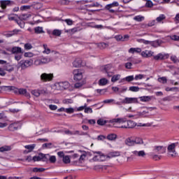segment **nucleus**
I'll return each mask as SVG.
<instances>
[{
    "mask_svg": "<svg viewBox=\"0 0 179 179\" xmlns=\"http://www.w3.org/2000/svg\"><path fill=\"white\" fill-rule=\"evenodd\" d=\"M110 122L113 124V125H117V124H118V126H115V127L123 129H131L136 127V122L133 120H127L125 117L113 118L110 120Z\"/></svg>",
    "mask_w": 179,
    "mask_h": 179,
    "instance_id": "f257e3e1",
    "label": "nucleus"
},
{
    "mask_svg": "<svg viewBox=\"0 0 179 179\" xmlns=\"http://www.w3.org/2000/svg\"><path fill=\"white\" fill-rule=\"evenodd\" d=\"M64 134L66 135H70L71 136H86L89 135V134L87 132H85V131H79V130H75V131L66 130V131H64Z\"/></svg>",
    "mask_w": 179,
    "mask_h": 179,
    "instance_id": "f03ea898",
    "label": "nucleus"
},
{
    "mask_svg": "<svg viewBox=\"0 0 179 179\" xmlns=\"http://www.w3.org/2000/svg\"><path fill=\"white\" fill-rule=\"evenodd\" d=\"M120 101H125L123 103V105L125 104H138L139 101H138V98L135 97H125L124 99L120 98L119 99Z\"/></svg>",
    "mask_w": 179,
    "mask_h": 179,
    "instance_id": "7ed1b4c3",
    "label": "nucleus"
},
{
    "mask_svg": "<svg viewBox=\"0 0 179 179\" xmlns=\"http://www.w3.org/2000/svg\"><path fill=\"white\" fill-rule=\"evenodd\" d=\"M73 79L76 82H79V80H82L83 78V73L82 70L78 69L73 71Z\"/></svg>",
    "mask_w": 179,
    "mask_h": 179,
    "instance_id": "20e7f679",
    "label": "nucleus"
},
{
    "mask_svg": "<svg viewBox=\"0 0 179 179\" xmlns=\"http://www.w3.org/2000/svg\"><path fill=\"white\" fill-rule=\"evenodd\" d=\"M167 148L166 146L163 145H156L154 146L153 152L154 153H157V155H164V153H166Z\"/></svg>",
    "mask_w": 179,
    "mask_h": 179,
    "instance_id": "39448f33",
    "label": "nucleus"
},
{
    "mask_svg": "<svg viewBox=\"0 0 179 179\" xmlns=\"http://www.w3.org/2000/svg\"><path fill=\"white\" fill-rule=\"evenodd\" d=\"M34 64L36 66H38L40 65H44V64H48V59L44 57H41L36 59Z\"/></svg>",
    "mask_w": 179,
    "mask_h": 179,
    "instance_id": "423d86ee",
    "label": "nucleus"
},
{
    "mask_svg": "<svg viewBox=\"0 0 179 179\" xmlns=\"http://www.w3.org/2000/svg\"><path fill=\"white\" fill-rule=\"evenodd\" d=\"M52 78H54L52 73H43L41 75V80L42 82H50L52 80Z\"/></svg>",
    "mask_w": 179,
    "mask_h": 179,
    "instance_id": "0eeeda50",
    "label": "nucleus"
},
{
    "mask_svg": "<svg viewBox=\"0 0 179 179\" xmlns=\"http://www.w3.org/2000/svg\"><path fill=\"white\" fill-rule=\"evenodd\" d=\"M21 128L22 122H20L12 123L8 126V129L11 131H17V129H20Z\"/></svg>",
    "mask_w": 179,
    "mask_h": 179,
    "instance_id": "6e6552de",
    "label": "nucleus"
},
{
    "mask_svg": "<svg viewBox=\"0 0 179 179\" xmlns=\"http://www.w3.org/2000/svg\"><path fill=\"white\" fill-rule=\"evenodd\" d=\"M138 43H141V44H145V45H152V47H155L157 42L156 41H150L145 39L139 38L137 39Z\"/></svg>",
    "mask_w": 179,
    "mask_h": 179,
    "instance_id": "1a4fd4ad",
    "label": "nucleus"
},
{
    "mask_svg": "<svg viewBox=\"0 0 179 179\" xmlns=\"http://www.w3.org/2000/svg\"><path fill=\"white\" fill-rule=\"evenodd\" d=\"M25 149L27 150H24V153H30V152H33L34 150V148H36V144H29L24 146Z\"/></svg>",
    "mask_w": 179,
    "mask_h": 179,
    "instance_id": "9d476101",
    "label": "nucleus"
},
{
    "mask_svg": "<svg viewBox=\"0 0 179 179\" xmlns=\"http://www.w3.org/2000/svg\"><path fill=\"white\" fill-rule=\"evenodd\" d=\"M45 93V90H34L31 91V94L33 96H35V97L40 96L41 94H44Z\"/></svg>",
    "mask_w": 179,
    "mask_h": 179,
    "instance_id": "9b49d317",
    "label": "nucleus"
},
{
    "mask_svg": "<svg viewBox=\"0 0 179 179\" xmlns=\"http://www.w3.org/2000/svg\"><path fill=\"white\" fill-rule=\"evenodd\" d=\"M140 99V101H142L143 103H148V101H150L152 99H153V96H143L138 97Z\"/></svg>",
    "mask_w": 179,
    "mask_h": 179,
    "instance_id": "f8f14e48",
    "label": "nucleus"
},
{
    "mask_svg": "<svg viewBox=\"0 0 179 179\" xmlns=\"http://www.w3.org/2000/svg\"><path fill=\"white\" fill-rule=\"evenodd\" d=\"M73 66H74V68H79V67L82 66V59H76L73 62Z\"/></svg>",
    "mask_w": 179,
    "mask_h": 179,
    "instance_id": "ddd939ff",
    "label": "nucleus"
},
{
    "mask_svg": "<svg viewBox=\"0 0 179 179\" xmlns=\"http://www.w3.org/2000/svg\"><path fill=\"white\" fill-rule=\"evenodd\" d=\"M0 3H1V8H2L3 9H6V7L8 6V5H10V1L1 0L0 1Z\"/></svg>",
    "mask_w": 179,
    "mask_h": 179,
    "instance_id": "4468645a",
    "label": "nucleus"
},
{
    "mask_svg": "<svg viewBox=\"0 0 179 179\" xmlns=\"http://www.w3.org/2000/svg\"><path fill=\"white\" fill-rule=\"evenodd\" d=\"M129 52L130 54H135V52H137V54H139L142 52V49L141 48H131L129 50Z\"/></svg>",
    "mask_w": 179,
    "mask_h": 179,
    "instance_id": "2eb2a0df",
    "label": "nucleus"
},
{
    "mask_svg": "<svg viewBox=\"0 0 179 179\" xmlns=\"http://www.w3.org/2000/svg\"><path fill=\"white\" fill-rule=\"evenodd\" d=\"M12 54H15V55H17V54H21L22 52V48L20 47H13L11 49Z\"/></svg>",
    "mask_w": 179,
    "mask_h": 179,
    "instance_id": "dca6fc26",
    "label": "nucleus"
},
{
    "mask_svg": "<svg viewBox=\"0 0 179 179\" xmlns=\"http://www.w3.org/2000/svg\"><path fill=\"white\" fill-rule=\"evenodd\" d=\"M33 65V59H28V60H24L23 62V66L24 68H29V66H31Z\"/></svg>",
    "mask_w": 179,
    "mask_h": 179,
    "instance_id": "f3484780",
    "label": "nucleus"
},
{
    "mask_svg": "<svg viewBox=\"0 0 179 179\" xmlns=\"http://www.w3.org/2000/svg\"><path fill=\"white\" fill-rule=\"evenodd\" d=\"M59 85L60 86V87H62V89L66 90L69 87L70 84L69 82L68 81H64V82H60L59 83Z\"/></svg>",
    "mask_w": 179,
    "mask_h": 179,
    "instance_id": "a211bd4d",
    "label": "nucleus"
},
{
    "mask_svg": "<svg viewBox=\"0 0 179 179\" xmlns=\"http://www.w3.org/2000/svg\"><path fill=\"white\" fill-rule=\"evenodd\" d=\"M167 149L169 153H176V150H174L176 149V143H173L171 145H169Z\"/></svg>",
    "mask_w": 179,
    "mask_h": 179,
    "instance_id": "6ab92c4d",
    "label": "nucleus"
},
{
    "mask_svg": "<svg viewBox=\"0 0 179 179\" xmlns=\"http://www.w3.org/2000/svg\"><path fill=\"white\" fill-rule=\"evenodd\" d=\"M125 143L127 146H134L135 145V141L131 138H128L125 140Z\"/></svg>",
    "mask_w": 179,
    "mask_h": 179,
    "instance_id": "aec40b11",
    "label": "nucleus"
},
{
    "mask_svg": "<svg viewBox=\"0 0 179 179\" xmlns=\"http://www.w3.org/2000/svg\"><path fill=\"white\" fill-rule=\"evenodd\" d=\"M34 31L36 34H42L43 33H45L43 29V27H36L34 28Z\"/></svg>",
    "mask_w": 179,
    "mask_h": 179,
    "instance_id": "412c9836",
    "label": "nucleus"
},
{
    "mask_svg": "<svg viewBox=\"0 0 179 179\" xmlns=\"http://www.w3.org/2000/svg\"><path fill=\"white\" fill-rule=\"evenodd\" d=\"M9 150H12V147L10 145H4L0 148V152H9Z\"/></svg>",
    "mask_w": 179,
    "mask_h": 179,
    "instance_id": "4be33fe9",
    "label": "nucleus"
},
{
    "mask_svg": "<svg viewBox=\"0 0 179 179\" xmlns=\"http://www.w3.org/2000/svg\"><path fill=\"white\" fill-rule=\"evenodd\" d=\"M96 45L98 48H99V50H104V48H107V46L108 45V44L104 42H101V43H96Z\"/></svg>",
    "mask_w": 179,
    "mask_h": 179,
    "instance_id": "5701e85b",
    "label": "nucleus"
},
{
    "mask_svg": "<svg viewBox=\"0 0 179 179\" xmlns=\"http://www.w3.org/2000/svg\"><path fill=\"white\" fill-rule=\"evenodd\" d=\"M107 83H108V80H107V78H101L99 80L98 85L99 86H106Z\"/></svg>",
    "mask_w": 179,
    "mask_h": 179,
    "instance_id": "b1692460",
    "label": "nucleus"
},
{
    "mask_svg": "<svg viewBox=\"0 0 179 179\" xmlns=\"http://www.w3.org/2000/svg\"><path fill=\"white\" fill-rule=\"evenodd\" d=\"M164 19H166V15L164 14H160L159 17L156 18L155 21L157 23H162Z\"/></svg>",
    "mask_w": 179,
    "mask_h": 179,
    "instance_id": "393cba45",
    "label": "nucleus"
},
{
    "mask_svg": "<svg viewBox=\"0 0 179 179\" xmlns=\"http://www.w3.org/2000/svg\"><path fill=\"white\" fill-rule=\"evenodd\" d=\"M164 58V55L162 53H159L158 55L153 56V59L155 61H160V60L163 59Z\"/></svg>",
    "mask_w": 179,
    "mask_h": 179,
    "instance_id": "a878e982",
    "label": "nucleus"
},
{
    "mask_svg": "<svg viewBox=\"0 0 179 179\" xmlns=\"http://www.w3.org/2000/svg\"><path fill=\"white\" fill-rule=\"evenodd\" d=\"M119 79H121V76L120 74L114 75L111 78V82L112 83H115Z\"/></svg>",
    "mask_w": 179,
    "mask_h": 179,
    "instance_id": "bb28decb",
    "label": "nucleus"
},
{
    "mask_svg": "<svg viewBox=\"0 0 179 179\" xmlns=\"http://www.w3.org/2000/svg\"><path fill=\"white\" fill-rule=\"evenodd\" d=\"M108 157H117L120 156V152L118 151H113L110 152L108 154Z\"/></svg>",
    "mask_w": 179,
    "mask_h": 179,
    "instance_id": "cd10ccee",
    "label": "nucleus"
},
{
    "mask_svg": "<svg viewBox=\"0 0 179 179\" xmlns=\"http://www.w3.org/2000/svg\"><path fill=\"white\" fill-rule=\"evenodd\" d=\"M106 139H108V141H115L117 136L115 134H110L107 136Z\"/></svg>",
    "mask_w": 179,
    "mask_h": 179,
    "instance_id": "c85d7f7f",
    "label": "nucleus"
},
{
    "mask_svg": "<svg viewBox=\"0 0 179 179\" xmlns=\"http://www.w3.org/2000/svg\"><path fill=\"white\" fill-rule=\"evenodd\" d=\"M13 92L15 94H23V89H18L15 87H14Z\"/></svg>",
    "mask_w": 179,
    "mask_h": 179,
    "instance_id": "c756f323",
    "label": "nucleus"
},
{
    "mask_svg": "<svg viewBox=\"0 0 179 179\" xmlns=\"http://www.w3.org/2000/svg\"><path fill=\"white\" fill-rule=\"evenodd\" d=\"M62 160L64 164H69V163H71V158L69 157V155H64Z\"/></svg>",
    "mask_w": 179,
    "mask_h": 179,
    "instance_id": "7c9ffc66",
    "label": "nucleus"
},
{
    "mask_svg": "<svg viewBox=\"0 0 179 179\" xmlns=\"http://www.w3.org/2000/svg\"><path fill=\"white\" fill-rule=\"evenodd\" d=\"M43 54H50L51 53V50L50 48H48V46L47 45V44H43Z\"/></svg>",
    "mask_w": 179,
    "mask_h": 179,
    "instance_id": "2f4dec72",
    "label": "nucleus"
},
{
    "mask_svg": "<svg viewBox=\"0 0 179 179\" xmlns=\"http://www.w3.org/2000/svg\"><path fill=\"white\" fill-rule=\"evenodd\" d=\"M32 171L34 173H43V171H45V169L35 167L33 168Z\"/></svg>",
    "mask_w": 179,
    "mask_h": 179,
    "instance_id": "473e14b6",
    "label": "nucleus"
},
{
    "mask_svg": "<svg viewBox=\"0 0 179 179\" xmlns=\"http://www.w3.org/2000/svg\"><path fill=\"white\" fill-rule=\"evenodd\" d=\"M143 143V140L140 137H136L134 139V145H141Z\"/></svg>",
    "mask_w": 179,
    "mask_h": 179,
    "instance_id": "72a5a7b5",
    "label": "nucleus"
},
{
    "mask_svg": "<svg viewBox=\"0 0 179 179\" xmlns=\"http://www.w3.org/2000/svg\"><path fill=\"white\" fill-rule=\"evenodd\" d=\"M4 71L12 72V71H13V66L9 64H7L6 66H4Z\"/></svg>",
    "mask_w": 179,
    "mask_h": 179,
    "instance_id": "f704fd0d",
    "label": "nucleus"
},
{
    "mask_svg": "<svg viewBox=\"0 0 179 179\" xmlns=\"http://www.w3.org/2000/svg\"><path fill=\"white\" fill-rule=\"evenodd\" d=\"M97 124L98 125H101V127H103V125H105L107 124V120L100 118L97 120Z\"/></svg>",
    "mask_w": 179,
    "mask_h": 179,
    "instance_id": "c9c22d12",
    "label": "nucleus"
},
{
    "mask_svg": "<svg viewBox=\"0 0 179 179\" xmlns=\"http://www.w3.org/2000/svg\"><path fill=\"white\" fill-rule=\"evenodd\" d=\"M134 20H136V22H143V20H145V17L142 15H136L134 17Z\"/></svg>",
    "mask_w": 179,
    "mask_h": 179,
    "instance_id": "e433bc0d",
    "label": "nucleus"
},
{
    "mask_svg": "<svg viewBox=\"0 0 179 179\" xmlns=\"http://www.w3.org/2000/svg\"><path fill=\"white\" fill-rule=\"evenodd\" d=\"M24 48L27 51H29V50H31V48H33V45H31V43H27L24 45Z\"/></svg>",
    "mask_w": 179,
    "mask_h": 179,
    "instance_id": "4c0bfd02",
    "label": "nucleus"
},
{
    "mask_svg": "<svg viewBox=\"0 0 179 179\" xmlns=\"http://www.w3.org/2000/svg\"><path fill=\"white\" fill-rule=\"evenodd\" d=\"M59 3L60 5H69L71 3V0H59Z\"/></svg>",
    "mask_w": 179,
    "mask_h": 179,
    "instance_id": "58836bf2",
    "label": "nucleus"
},
{
    "mask_svg": "<svg viewBox=\"0 0 179 179\" xmlns=\"http://www.w3.org/2000/svg\"><path fill=\"white\" fill-rule=\"evenodd\" d=\"M62 32L61 30L59 29H54L52 31V35L53 36H57V37H59V36H61Z\"/></svg>",
    "mask_w": 179,
    "mask_h": 179,
    "instance_id": "ea45409f",
    "label": "nucleus"
},
{
    "mask_svg": "<svg viewBox=\"0 0 179 179\" xmlns=\"http://www.w3.org/2000/svg\"><path fill=\"white\" fill-rule=\"evenodd\" d=\"M158 82L160 83H163V85L167 83V78L166 77H160L158 78Z\"/></svg>",
    "mask_w": 179,
    "mask_h": 179,
    "instance_id": "a19ab883",
    "label": "nucleus"
},
{
    "mask_svg": "<svg viewBox=\"0 0 179 179\" xmlns=\"http://www.w3.org/2000/svg\"><path fill=\"white\" fill-rule=\"evenodd\" d=\"M157 23V21H155V20H152L148 22V23L147 24V26L148 27H153V26H155Z\"/></svg>",
    "mask_w": 179,
    "mask_h": 179,
    "instance_id": "79ce46f5",
    "label": "nucleus"
},
{
    "mask_svg": "<svg viewBox=\"0 0 179 179\" xmlns=\"http://www.w3.org/2000/svg\"><path fill=\"white\" fill-rule=\"evenodd\" d=\"M80 152L83 154L80 156L79 161L82 162V160H85V158L86 157L87 154L85 151L80 150Z\"/></svg>",
    "mask_w": 179,
    "mask_h": 179,
    "instance_id": "37998d69",
    "label": "nucleus"
},
{
    "mask_svg": "<svg viewBox=\"0 0 179 179\" xmlns=\"http://www.w3.org/2000/svg\"><path fill=\"white\" fill-rule=\"evenodd\" d=\"M24 57L26 58H31L32 57H34V53L31 52H27L24 54Z\"/></svg>",
    "mask_w": 179,
    "mask_h": 179,
    "instance_id": "c03bdc74",
    "label": "nucleus"
},
{
    "mask_svg": "<svg viewBox=\"0 0 179 179\" xmlns=\"http://www.w3.org/2000/svg\"><path fill=\"white\" fill-rule=\"evenodd\" d=\"M134 76H127L126 78H123V80H126V82H132V80H134Z\"/></svg>",
    "mask_w": 179,
    "mask_h": 179,
    "instance_id": "a18cd8bd",
    "label": "nucleus"
},
{
    "mask_svg": "<svg viewBox=\"0 0 179 179\" xmlns=\"http://www.w3.org/2000/svg\"><path fill=\"white\" fill-rule=\"evenodd\" d=\"M49 161H50V163H55V162H57V157L55 156V155H49Z\"/></svg>",
    "mask_w": 179,
    "mask_h": 179,
    "instance_id": "49530a36",
    "label": "nucleus"
},
{
    "mask_svg": "<svg viewBox=\"0 0 179 179\" xmlns=\"http://www.w3.org/2000/svg\"><path fill=\"white\" fill-rule=\"evenodd\" d=\"M65 113L67 114H73V113H75V109H73V108H67L65 110Z\"/></svg>",
    "mask_w": 179,
    "mask_h": 179,
    "instance_id": "de8ad7c7",
    "label": "nucleus"
},
{
    "mask_svg": "<svg viewBox=\"0 0 179 179\" xmlns=\"http://www.w3.org/2000/svg\"><path fill=\"white\" fill-rule=\"evenodd\" d=\"M114 101H115V99H105V100L103 101V103L104 104H110L111 103H112V104H114Z\"/></svg>",
    "mask_w": 179,
    "mask_h": 179,
    "instance_id": "09e8293b",
    "label": "nucleus"
},
{
    "mask_svg": "<svg viewBox=\"0 0 179 179\" xmlns=\"http://www.w3.org/2000/svg\"><path fill=\"white\" fill-rule=\"evenodd\" d=\"M129 90L130 92H139V87L131 86L129 87Z\"/></svg>",
    "mask_w": 179,
    "mask_h": 179,
    "instance_id": "8fccbe9b",
    "label": "nucleus"
},
{
    "mask_svg": "<svg viewBox=\"0 0 179 179\" xmlns=\"http://www.w3.org/2000/svg\"><path fill=\"white\" fill-rule=\"evenodd\" d=\"M84 112L85 113V114H92V113H93V109H92V108L90 107H87V108H85L84 109Z\"/></svg>",
    "mask_w": 179,
    "mask_h": 179,
    "instance_id": "3c124183",
    "label": "nucleus"
},
{
    "mask_svg": "<svg viewBox=\"0 0 179 179\" xmlns=\"http://www.w3.org/2000/svg\"><path fill=\"white\" fill-rule=\"evenodd\" d=\"M51 146H52V143H45L43 144V148L45 149H51Z\"/></svg>",
    "mask_w": 179,
    "mask_h": 179,
    "instance_id": "603ef678",
    "label": "nucleus"
},
{
    "mask_svg": "<svg viewBox=\"0 0 179 179\" xmlns=\"http://www.w3.org/2000/svg\"><path fill=\"white\" fill-rule=\"evenodd\" d=\"M63 103L64 104H72V103H73V100L71 99H66L63 100Z\"/></svg>",
    "mask_w": 179,
    "mask_h": 179,
    "instance_id": "864d4df0",
    "label": "nucleus"
},
{
    "mask_svg": "<svg viewBox=\"0 0 179 179\" xmlns=\"http://www.w3.org/2000/svg\"><path fill=\"white\" fill-rule=\"evenodd\" d=\"M166 92H173L174 90H178V87H166L165 89Z\"/></svg>",
    "mask_w": 179,
    "mask_h": 179,
    "instance_id": "5fc2aeb1",
    "label": "nucleus"
},
{
    "mask_svg": "<svg viewBox=\"0 0 179 179\" xmlns=\"http://www.w3.org/2000/svg\"><path fill=\"white\" fill-rule=\"evenodd\" d=\"M143 79V75L142 74H138L135 76L134 80H141Z\"/></svg>",
    "mask_w": 179,
    "mask_h": 179,
    "instance_id": "6e6d98bb",
    "label": "nucleus"
},
{
    "mask_svg": "<svg viewBox=\"0 0 179 179\" xmlns=\"http://www.w3.org/2000/svg\"><path fill=\"white\" fill-rule=\"evenodd\" d=\"M145 6H146V8H152V6H153V2H152V1H150V0H148L145 3Z\"/></svg>",
    "mask_w": 179,
    "mask_h": 179,
    "instance_id": "4d7b16f0",
    "label": "nucleus"
},
{
    "mask_svg": "<svg viewBox=\"0 0 179 179\" xmlns=\"http://www.w3.org/2000/svg\"><path fill=\"white\" fill-rule=\"evenodd\" d=\"M50 159V155L49 154H45L43 157V159L42 162H45L46 163L49 162Z\"/></svg>",
    "mask_w": 179,
    "mask_h": 179,
    "instance_id": "13d9d810",
    "label": "nucleus"
},
{
    "mask_svg": "<svg viewBox=\"0 0 179 179\" xmlns=\"http://www.w3.org/2000/svg\"><path fill=\"white\" fill-rule=\"evenodd\" d=\"M49 108L52 111H55V110H57V108H58V106H57L56 105L50 104V105H49Z\"/></svg>",
    "mask_w": 179,
    "mask_h": 179,
    "instance_id": "bf43d9fd",
    "label": "nucleus"
},
{
    "mask_svg": "<svg viewBox=\"0 0 179 179\" xmlns=\"http://www.w3.org/2000/svg\"><path fill=\"white\" fill-rule=\"evenodd\" d=\"M124 103H125V101H115V100L113 102V104H115L116 106H121L124 104Z\"/></svg>",
    "mask_w": 179,
    "mask_h": 179,
    "instance_id": "052dcab7",
    "label": "nucleus"
},
{
    "mask_svg": "<svg viewBox=\"0 0 179 179\" xmlns=\"http://www.w3.org/2000/svg\"><path fill=\"white\" fill-rule=\"evenodd\" d=\"M104 139H107V137L104 135H99L97 136V141H104Z\"/></svg>",
    "mask_w": 179,
    "mask_h": 179,
    "instance_id": "680f3d73",
    "label": "nucleus"
},
{
    "mask_svg": "<svg viewBox=\"0 0 179 179\" xmlns=\"http://www.w3.org/2000/svg\"><path fill=\"white\" fill-rule=\"evenodd\" d=\"M112 66L111 64H107L104 67L105 72H108L111 69Z\"/></svg>",
    "mask_w": 179,
    "mask_h": 179,
    "instance_id": "e2e57ef3",
    "label": "nucleus"
},
{
    "mask_svg": "<svg viewBox=\"0 0 179 179\" xmlns=\"http://www.w3.org/2000/svg\"><path fill=\"white\" fill-rule=\"evenodd\" d=\"M15 59L16 61H20L22 59V52H21V54L15 55Z\"/></svg>",
    "mask_w": 179,
    "mask_h": 179,
    "instance_id": "0e129e2a",
    "label": "nucleus"
},
{
    "mask_svg": "<svg viewBox=\"0 0 179 179\" xmlns=\"http://www.w3.org/2000/svg\"><path fill=\"white\" fill-rule=\"evenodd\" d=\"M124 66L126 69H131V68H132V63L127 62L125 64Z\"/></svg>",
    "mask_w": 179,
    "mask_h": 179,
    "instance_id": "69168bd1",
    "label": "nucleus"
},
{
    "mask_svg": "<svg viewBox=\"0 0 179 179\" xmlns=\"http://www.w3.org/2000/svg\"><path fill=\"white\" fill-rule=\"evenodd\" d=\"M92 160L94 162H100V156L99 155H95L93 158Z\"/></svg>",
    "mask_w": 179,
    "mask_h": 179,
    "instance_id": "338daca9",
    "label": "nucleus"
},
{
    "mask_svg": "<svg viewBox=\"0 0 179 179\" xmlns=\"http://www.w3.org/2000/svg\"><path fill=\"white\" fill-rule=\"evenodd\" d=\"M162 156H159L157 155H152L153 160H160Z\"/></svg>",
    "mask_w": 179,
    "mask_h": 179,
    "instance_id": "774afa93",
    "label": "nucleus"
}]
</instances>
